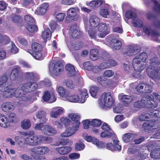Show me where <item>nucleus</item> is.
<instances>
[{
	"mask_svg": "<svg viewBox=\"0 0 160 160\" xmlns=\"http://www.w3.org/2000/svg\"><path fill=\"white\" fill-rule=\"evenodd\" d=\"M136 16L135 13L131 11H128L125 14V17L128 19L130 18L132 19L133 25L134 26H140L141 24V22H140L138 24L136 23V20L135 21L134 19V18Z\"/></svg>",
	"mask_w": 160,
	"mask_h": 160,
	"instance_id": "nucleus-31",
	"label": "nucleus"
},
{
	"mask_svg": "<svg viewBox=\"0 0 160 160\" xmlns=\"http://www.w3.org/2000/svg\"><path fill=\"white\" fill-rule=\"evenodd\" d=\"M54 90L52 89L50 92L46 91L42 97V98L44 102H48L50 99V102L52 103L55 102L56 100V98L53 94Z\"/></svg>",
	"mask_w": 160,
	"mask_h": 160,
	"instance_id": "nucleus-19",
	"label": "nucleus"
},
{
	"mask_svg": "<svg viewBox=\"0 0 160 160\" xmlns=\"http://www.w3.org/2000/svg\"><path fill=\"white\" fill-rule=\"evenodd\" d=\"M114 102L110 93H104L99 98L98 103L101 108H104L105 107H111Z\"/></svg>",
	"mask_w": 160,
	"mask_h": 160,
	"instance_id": "nucleus-8",
	"label": "nucleus"
},
{
	"mask_svg": "<svg viewBox=\"0 0 160 160\" xmlns=\"http://www.w3.org/2000/svg\"><path fill=\"white\" fill-rule=\"evenodd\" d=\"M31 125L30 121L29 119H24L21 123L22 128L24 129H28L29 128Z\"/></svg>",
	"mask_w": 160,
	"mask_h": 160,
	"instance_id": "nucleus-47",
	"label": "nucleus"
},
{
	"mask_svg": "<svg viewBox=\"0 0 160 160\" xmlns=\"http://www.w3.org/2000/svg\"><path fill=\"white\" fill-rule=\"evenodd\" d=\"M80 10L77 7L71 8L67 11L68 16L66 18V20L68 22H70L75 18L79 13Z\"/></svg>",
	"mask_w": 160,
	"mask_h": 160,
	"instance_id": "nucleus-16",
	"label": "nucleus"
},
{
	"mask_svg": "<svg viewBox=\"0 0 160 160\" xmlns=\"http://www.w3.org/2000/svg\"><path fill=\"white\" fill-rule=\"evenodd\" d=\"M151 82L150 85L145 83V87H144V91L146 93H150L153 91V88L152 86L154 84L153 82L150 81Z\"/></svg>",
	"mask_w": 160,
	"mask_h": 160,
	"instance_id": "nucleus-53",
	"label": "nucleus"
},
{
	"mask_svg": "<svg viewBox=\"0 0 160 160\" xmlns=\"http://www.w3.org/2000/svg\"><path fill=\"white\" fill-rule=\"evenodd\" d=\"M144 87H145V83L138 84V82H134L129 85V89L131 92H141L144 90Z\"/></svg>",
	"mask_w": 160,
	"mask_h": 160,
	"instance_id": "nucleus-17",
	"label": "nucleus"
},
{
	"mask_svg": "<svg viewBox=\"0 0 160 160\" xmlns=\"http://www.w3.org/2000/svg\"><path fill=\"white\" fill-rule=\"evenodd\" d=\"M62 69V64L60 61H52L49 64V71L51 75L53 77L59 75Z\"/></svg>",
	"mask_w": 160,
	"mask_h": 160,
	"instance_id": "nucleus-10",
	"label": "nucleus"
},
{
	"mask_svg": "<svg viewBox=\"0 0 160 160\" xmlns=\"http://www.w3.org/2000/svg\"><path fill=\"white\" fill-rule=\"evenodd\" d=\"M43 121L42 122L40 123H37L35 124L34 126V128L35 130H39L42 131L43 133L47 125H43Z\"/></svg>",
	"mask_w": 160,
	"mask_h": 160,
	"instance_id": "nucleus-48",
	"label": "nucleus"
},
{
	"mask_svg": "<svg viewBox=\"0 0 160 160\" xmlns=\"http://www.w3.org/2000/svg\"><path fill=\"white\" fill-rule=\"evenodd\" d=\"M140 51V48L136 45H132L129 47L127 51L126 54L128 56L135 55Z\"/></svg>",
	"mask_w": 160,
	"mask_h": 160,
	"instance_id": "nucleus-27",
	"label": "nucleus"
},
{
	"mask_svg": "<svg viewBox=\"0 0 160 160\" xmlns=\"http://www.w3.org/2000/svg\"><path fill=\"white\" fill-rule=\"evenodd\" d=\"M50 150L48 148L44 146H38L31 148L30 155L35 160H38L39 158V154H46Z\"/></svg>",
	"mask_w": 160,
	"mask_h": 160,
	"instance_id": "nucleus-9",
	"label": "nucleus"
},
{
	"mask_svg": "<svg viewBox=\"0 0 160 160\" xmlns=\"http://www.w3.org/2000/svg\"><path fill=\"white\" fill-rule=\"evenodd\" d=\"M60 121L61 123L65 125L66 128L70 125L72 123L71 120L66 117H62L60 119Z\"/></svg>",
	"mask_w": 160,
	"mask_h": 160,
	"instance_id": "nucleus-50",
	"label": "nucleus"
},
{
	"mask_svg": "<svg viewBox=\"0 0 160 160\" xmlns=\"http://www.w3.org/2000/svg\"><path fill=\"white\" fill-rule=\"evenodd\" d=\"M57 133L56 130L49 125H46L43 133L46 135L52 136Z\"/></svg>",
	"mask_w": 160,
	"mask_h": 160,
	"instance_id": "nucleus-33",
	"label": "nucleus"
},
{
	"mask_svg": "<svg viewBox=\"0 0 160 160\" xmlns=\"http://www.w3.org/2000/svg\"><path fill=\"white\" fill-rule=\"evenodd\" d=\"M10 41L9 38L7 36H3L0 33V44L2 45L6 44Z\"/></svg>",
	"mask_w": 160,
	"mask_h": 160,
	"instance_id": "nucleus-49",
	"label": "nucleus"
},
{
	"mask_svg": "<svg viewBox=\"0 0 160 160\" xmlns=\"http://www.w3.org/2000/svg\"><path fill=\"white\" fill-rule=\"evenodd\" d=\"M19 70V67L14 68L12 70L10 76V78L11 80L14 81L17 78Z\"/></svg>",
	"mask_w": 160,
	"mask_h": 160,
	"instance_id": "nucleus-43",
	"label": "nucleus"
},
{
	"mask_svg": "<svg viewBox=\"0 0 160 160\" xmlns=\"http://www.w3.org/2000/svg\"><path fill=\"white\" fill-rule=\"evenodd\" d=\"M65 111L62 108L56 107L52 108L50 112V116L52 118H58L60 115L62 114Z\"/></svg>",
	"mask_w": 160,
	"mask_h": 160,
	"instance_id": "nucleus-20",
	"label": "nucleus"
},
{
	"mask_svg": "<svg viewBox=\"0 0 160 160\" xmlns=\"http://www.w3.org/2000/svg\"><path fill=\"white\" fill-rule=\"evenodd\" d=\"M123 68L127 73H131L133 71V67H130L128 63H125L123 65Z\"/></svg>",
	"mask_w": 160,
	"mask_h": 160,
	"instance_id": "nucleus-59",
	"label": "nucleus"
},
{
	"mask_svg": "<svg viewBox=\"0 0 160 160\" xmlns=\"http://www.w3.org/2000/svg\"><path fill=\"white\" fill-rule=\"evenodd\" d=\"M10 123L7 117L5 115L0 113V126L7 128L10 126Z\"/></svg>",
	"mask_w": 160,
	"mask_h": 160,
	"instance_id": "nucleus-26",
	"label": "nucleus"
},
{
	"mask_svg": "<svg viewBox=\"0 0 160 160\" xmlns=\"http://www.w3.org/2000/svg\"><path fill=\"white\" fill-rule=\"evenodd\" d=\"M15 108V106L11 102H8L3 103L1 107V110L4 112H8L13 111Z\"/></svg>",
	"mask_w": 160,
	"mask_h": 160,
	"instance_id": "nucleus-24",
	"label": "nucleus"
},
{
	"mask_svg": "<svg viewBox=\"0 0 160 160\" xmlns=\"http://www.w3.org/2000/svg\"><path fill=\"white\" fill-rule=\"evenodd\" d=\"M42 50V45L37 42H34L32 45V49L28 51L33 57L36 59H42L41 52Z\"/></svg>",
	"mask_w": 160,
	"mask_h": 160,
	"instance_id": "nucleus-11",
	"label": "nucleus"
},
{
	"mask_svg": "<svg viewBox=\"0 0 160 160\" xmlns=\"http://www.w3.org/2000/svg\"><path fill=\"white\" fill-rule=\"evenodd\" d=\"M83 66L85 69L89 71H91L93 67L92 64L88 61L84 62Z\"/></svg>",
	"mask_w": 160,
	"mask_h": 160,
	"instance_id": "nucleus-62",
	"label": "nucleus"
},
{
	"mask_svg": "<svg viewBox=\"0 0 160 160\" xmlns=\"http://www.w3.org/2000/svg\"><path fill=\"white\" fill-rule=\"evenodd\" d=\"M23 75L25 79L29 81H34L38 77L37 74L35 72H27L24 73Z\"/></svg>",
	"mask_w": 160,
	"mask_h": 160,
	"instance_id": "nucleus-32",
	"label": "nucleus"
},
{
	"mask_svg": "<svg viewBox=\"0 0 160 160\" xmlns=\"http://www.w3.org/2000/svg\"><path fill=\"white\" fill-rule=\"evenodd\" d=\"M24 20L27 25L33 24L35 22L34 20L33 17L29 15H26L24 16Z\"/></svg>",
	"mask_w": 160,
	"mask_h": 160,
	"instance_id": "nucleus-56",
	"label": "nucleus"
},
{
	"mask_svg": "<svg viewBox=\"0 0 160 160\" xmlns=\"http://www.w3.org/2000/svg\"><path fill=\"white\" fill-rule=\"evenodd\" d=\"M116 134L111 129L104 131L100 134V137L102 138H115Z\"/></svg>",
	"mask_w": 160,
	"mask_h": 160,
	"instance_id": "nucleus-29",
	"label": "nucleus"
},
{
	"mask_svg": "<svg viewBox=\"0 0 160 160\" xmlns=\"http://www.w3.org/2000/svg\"><path fill=\"white\" fill-rule=\"evenodd\" d=\"M26 28L28 31L32 33L37 32L38 30V27L33 24L28 25Z\"/></svg>",
	"mask_w": 160,
	"mask_h": 160,
	"instance_id": "nucleus-52",
	"label": "nucleus"
},
{
	"mask_svg": "<svg viewBox=\"0 0 160 160\" xmlns=\"http://www.w3.org/2000/svg\"><path fill=\"white\" fill-rule=\"evenodd\" d=\"M153 2L155 5L154 10L160 15V4L156 1H154Z\"/></svg>",
	"mask_w": 160,
	"mask_h": 160,
	"instance_id": "nucleus-64",
	"label": "nucleus"
},
{
	"mask_svg": "<svg viewBox=\"0 0 160 160\" xmlns=\"http://www.w3.org/2000/svg\"><path fill=\"white\" fill-rule=\"evenodd\" d=\"M46 116V113L43 111H40L37 112L36 114V116L38 118L42 119L43 123H45L47 121Z\"/></svg>",
	"mask_w": 160,
	"mask_h": 160,
	"instance_id": "nucleus-44",
	"label": "nucleus"
},
{
	"mask_svg": "<svg viewBox=\"0 0 160 160\" xmlns=\"http://www.w3.org/2000/svg\"><path fill=\"white\" fill-rule=\"evenodd\" d=\"M49 5L48 3H44L41 4L37 8L36 13L37 14H44L49 9Z\"/></svg>",
	"mask_w": 160,
	"mask_h": 160,
	"instance_id": "nucleus-23",
	"label": "nucleus"
},
{
	"mask_svg": "<svg viewBox=\"0 0 160 160\" xmlns=\"http://www.w3.org/2000/svg\"><path fill=\"white\" fill-rule=\"evenodd\" d=\"M136 136H137V135L136 134L130 133H128L124 134L122 136V138L123 141L125 142H127L130 141L132 142V140H133Z\"/></svg>",
	"mask_w": 160,
	"mask_h": 160,
	"instance_id": "nucleus-36",
	"label": "nucleus"
},
{
	"mask_svg": "<svg viewBox=\"0 0 160 160\" xmlns=\"http://www.w3.org/2000/svg\"><path fill=\"white\" fill-rule=\"evenodd\" d=\"M101 124V121L99 119H95L91 122L90 125L93 127H99Z\"/></svg>",
	"mask_w": 160,
	"mask_h": 160,
	"instance_id": "nucleus-61",
	"label": "nucleus"
},
{
	"mask_svg": "<svg viewBox=\"0 0 160 160\" xmlns=\"http://www.w3.org/2000/svg\"><path fill=\"white\" fill-rule=\"evenodd\" d=\"M61 3L66 5H71L75 3L74 0H59Z\"/></svg>",
	"mask_w": 160,
	"mask_h": 160,
	"instance_id": "nucleus-63",
	"label": "nucleus"
},
{
	"mask_svg": "<svg viewBox=\"0 0 160 160\" xmlns=\"http://www.w3.org/2000/svg\"><path fill=\"white\" fill-rule=\"evenodd\" d=\"M71 147L67 146L57 147L56 148V150L58 153L61 155H65L68 154L71 150Z\"/></svg>",
	"mask_w": 160,
	"mask_h": 160,
	"instance_id": "nucleus-34",
	"label": "nucleus"
},
{
	"mask_svg": "<svg viewBox=\"0 0 160 160\" xmlns=\"http://www.w3.org/2000/svg\"><path fill=\"white\" fill-rule=\"evenodd\" d=\"M7 77L3 75L0 77V91L3 92V95L5 98H9L12 97H18L16 88H13L11 85L5 84L8 81Z\"/></svg>",
	"mask_w": 160,
	"mask_h": 160,
	"instance_id": "nucleus-3",
	"label": "nucleus"
},
{
	"mask_svg": "<svg viewBox=\"0 0 160 160\" xmlns=\"http://www.w3.org/2000/svg\"><path fill=\"white\" fill-rule=\"evenodd\" d=\"M70 35H71L72 37L73 38H78L81 34V32L79 30L72 27L69 32Z\"/></svg>",
	"mask_w": 160,
	"mask_h": 160,
	"instance_id": "nucleus-39",
	"label": "nucleus"
},
{
	"mask_svg": "<svg viewBox=\"0 0 160 160\" xmlns=\"http://www.w3.org/2000/svg\"><path fill=\"white\" fill-rule=\"evenodd\" d=\"M84 138L87 142H92L93 143L96 140V138L93 137L88 135L86 133L84 134L83 135Z\"/></svg>",
	"mask_w": 160,
	"mask_h": 160,
	"instance_id": "nucleus-54",
	"label": "nucleus"
},
{
	"mask_svg": "<svg viewBox=\"0 0 160 160\" xmlns=\"http://www.w3.org/2000/svg\"><path fill=\"white\" fill-rule=\"evenodd\" d=\"M132 100V97L130 96L123 95L122 96L121 100L126 103H130Z\"/></svg>",
	"mask_w": 160,
	"mask_h": 160,
	"instance_id": "nucleus-51",
	"label": "nucleus"
},
{
	"mask_svg": "<svg viewBox=\"0 0 160 160\" xmlns=\"http://www.w3.org/2000/svg\"><path fill=\"white\" fill-rule=\"evenodd\" d=\"M66 87L71 89H73L75 88V84L74 82L71 80L68 79L66 82Z\"/></svg>",
	"mask_w": 160,
	"mask_h": 160,
	"instance_id": "nucleus-60",
	"label": "nucleus"
},
{
	"mask_svg": "<svg viewBox=\"0 0 160 160\" xmlns=\"http://www.w3.org/2000/svg\"><path fill=\"white\" fill-rule=\"evenodd\" d=\"M148 150L151 151L150 156L151 158L155 159H160V149L156 148L155 144L148 145Z\"/></svg>",
	"mask_w": 160,
	"mask_h": 160,
	"instance_id": "nucleus-15",
	"label": "nucleus"
},
{
	"mask_svg": "<svg viewBox=\"0 0 160 160\" xmlns=\"http://www.w3.org/2000/svg\"><path fill=\"white\" fill-rule=\"evenodd\" d=\"M7 118L11 123V122H13L15 121L17 117L15 113L13 112H11L8 114Z\"/></svg>",
	"mask_w": 160,
	"mask_h": 160,
	"instance_id": "nucleus-58",
	"label": "nucleus"
},
{
	"mask_svg": "<svg viewBox=\"0 0 160 160\" xmlns=\"http://www.w3.org/2000/svg\"><path fill=\"white\" fill-rule=\"evenodd\" d=\"M157 106V103L152 100V97L148 96L142 97L140 100L135 102L133 104L134 107L138 109L146 107L153 108Z\"/></svg>",
	"mask_w": 160,
	"mask_h": 160,
	"instance_id": "nucleus-6",
	"label": "nucleus"
},
{
	"mask_svg": "<svg viewBox=\"0 0 160 160\" xmlns=\"http://www.w3.org/2000/svg\"><path fill=\"white\" fill-rule=\"evenodd\" d=\"M99 89V88L95 86L91 87L90 89V92L91 95L92 97H95L98 92V91Z\"/></svg>",
	"mask_w": 160,
	"mask_h": 160,
	"instance_id": "nucleus-55",
	"label": "nucleus"
},
{
	"mask_svg": "<svg viewBox=\"0 0 160 160\" xmlns=\"http://www.w3.org/2000/svg\"><path fill=\"white\" fill-rule=\"evenodd\" d=\"M68 117L71 119L72 121H74L75 122L73 124H76L78 123V126L80 124L79 121L80 118V115L78 113H69L68 115Z\"/></svg>",
	"mask_w": 160,
	"mask_h": 160,
	"instance_id": "nucleus-37",
	"label": "nucleus"
},
{
	"mask_svg": "<svg viewBox=\"0 0 160 160\" xmlns=\"http://www.w3.org/2000/svg\"><path fill=\"white\" fill-rule=\"evenodd\" d=\"M158 126L156 121H152L147 122L143 124V127L145 132H151L153 129L157 128Z\"/></svg>",
	"mask_w": 160,
	"mask_h": 160,
	"instance_id": "nucleus-18",
	"label": "nucleus"
},
{
	"mask_svg": "<svg viewBox=\"0 0 160 160\" xmlns=\"http://www.w3.org/2000/svg\"><path fill=\"white\" fill-rule=\"evenodd\" d=\"M37 87L38 85L35 82H30L25 83L21 87L16 88V93L18 94V96L14 97L19 98L20 101L23 102L29 101L31 97L26 95V93L35 90Z\"/></svg>",
	"mask_w": 160,
	"mask_h": 160,
	"instance_id": "nucleus-2",
	"label": "nucleus"
},
{
	"mask_svg": "<svg viewBox=\"0 0 160 160\" xmlns=\"http://www.w3.org/2000/svg\"><path fill=\"white\" fill-rule=\"evenodd\" d=\"M140 150V148L138 146H134L131 147H129L128 150V153L130 154H136L138 155V157H140V159L141 160L144 159L146 157L148 156V155L145 154V157L144 158L142 157V156L139 154V151Z\"/></svg>",
	"mask_w": 160,
	"mask_h": 160,
	"instance_id": "nucleus-25",
	"label": "nucleus"
},
{
	"mask_svg": "<svg viewBox=\"0 0 160 160\" xmlns=\"http://www.w3.org/2000/svg\"><path fill=\"white\" fill-rule=\"evenodd\" d=\"M99 13L102 17L107 18L108 15H109V10L107 8H101L99 11Z\"/></svg>",
	"mask_w": 160,
	"mask_h": 160,
	"instance_id": "nucleus-57",
	"label": "nucleus"
},
{
	"mask_svg": "<svg viewBox=\"0 0 160 160\" xmlns=\"http://www.w3.org/2000/svg\"><path fill=\"white\" fill-rule=\"evenodd\" d=\"M42 37L44 42L49 39L51 36V32L49 28H47L42 31Z\"/></svg>",
	"mask_w": 160,
	"mask_h": 160,
	"instance_id": "nucleus-35",
	"label": "nucleus"
},
{
	"mask_svg": "<svg viewBox=\"0 0 160 160\" xmlns=\"http://www.w3.org/2000/svg\"><path fill=\"white\" fill-rule=\"evenodd\" d=\"M135 20H136V23L138 24L140 22H141V24L140 26H134L135 27H141L142 26L143 32H145L147 35L151 36L152 37V39L153 40L157 42H160V38L159 36V33L156 31H152L150 27L148 25H142V22L136 16L134 18Z\"/></svg>",
	"mask_w": 160,
	"mask_h": 160,
	"instance_id": "nucleus-7",
	"label": "nucleus"
},
{
	"mask_svg": "<svg viewBox=\"0 0 160 160\" xmlns=\"http://www.w3.org/2000/svg\"><path fill=\"white\" fill-rule=\"evenodd\" d=\"M148 76L153 80L160 79V67H148L147 69Z\"/></svg>",
	"mask_w": 160,
	"mask_h": 160,
	"instance_id": "nucleus-13",
	"label": "nucleus"
},
{
	"mask_svg": "<svg viewBox=\"0 0 160 160\" xmlns=\"http://www.w3.org/2000/svg\"><path fill=\"white\" fill-rule=\"evenodd\" d=\"M56 90L62 99L66 100V98L69 95L70 91L62 86L57 87Z\"/></svg>",
	"mask_w": 160,
	"mask_h": 160,
	"instance_id": "nucleus-22",
	"label": "nucleus"
},
{
	"mask_svg": "<svg viewBox=\"0 0 160 160\" xmlns=\"http://www.w3.org/2000/svg\"><path fill=\"white\" fill-rule=\"evenodd\" d=\"M89 24L85 23V27L86 31L88 32L89 36L92 38L96 37L97 34L94 33V29L99 25L100 22L99 18L97 16L92 15L89 17Z\"/></svg>",
	"mask_w": 160,
	"mask_h": 160,
	"instance_id": "nucleus-5",
	"label": "nucleus"
},
{
	"mask_svg": "<svg viewBox=\"0 0 160 160\" xmlns=\"http://www.w3.org/2000/svg\"><path fill=\"white\" fill-rule=\"evenodd\" d=\"M113 142L114 145L112 143L108 142L106 145L105 147L106 148L112 151L118 150L120 151L121 150V147L119 144V141L117 140H114Z\"/></svg>",
	"mask_w": 160,
	"mask_h": 160,
	"instance_id": "nucleus-21",
	"label": "nucleus"
},
{
	"mask_svg": "<svg viewBox=\"0 0 160 160\" xmlns=\"http://www.w3.org/2000/svg\"><path fill=\"white\" fill-rule=\"evenodd\" d=\"M149 112V111H148L147 113L144 112L141 114L138 118L139 120L140 121H146L148 119L151 117L152 115Z\"/></svg>",
	"mask_w": 160,
	"mask_h": 160,
	"instance_id": "nucleus-46",
	"label": "nucleus"
},
{
	"mask_svg": "<svg viewBox=\"0 0 160 160\" xmlns=\"http://www.w3.org/2000/svg\"><path fill=\"white\" fill-rule=\"evenodd\" d=\"M96 79L98 83L104 87L108 86L110 82V81L107 80L104 76H99Z\"/></svg>",
	"mask_w": 160,
	"mask_h": 160,
	"instance_id": "nucleus-38",
	"label": "nucleus"
},
{
	"mask_svg": "<svg viewBox=\"0 0 160 160\" xmlns=\"http://www.w3.org/2000/svg\"><path fill=\"white\" fill-rule=\"evenodd\" d=\"M90 58L92 60L95 61L98 59L101 58L99 56L98 51L97 49H92L90 52Z\"/></svg>",
	"mask_w": 160,
	"mask_h": 160,
	"instance_id": "nucleus-41",
	"label": "nucleus"
},
{
	"mask_svg": "<svg viewBox=\"0 0 160 160\" xmlns=\"http://www.w3.org/2000/svg\"><path fill=\"white\" fill-rule=\"evenodd\" d=\"M33 131H30L29 132L25 133L24 135L27 136L24 139L22 135L15 137L14 139L19 147L24 148V145L27 144L32 146H36L42 143H51L52 139L49 137H46L41 135H34Z\"/></svg>",
	"mask_w": 160,
	"mask_h": 160,
	"instance_id": "nucleus-1",
	"label": "nucleus"
},
{
	"mask_svg": "<svg viewBox=\"0 0 160 160\" xmlns=\"http://www.w3.org/2000/svg\"><path fill=\"white\" fill-rule=\"evenodd\" d=\"M66 69L68 72L70 76H73L75 73V70L74 66L72 64H68L66 66Z\"/></svg>",
	"mask_w": 160,
	"mask_h": 160,
	"instance_id": "nucleus-45",
	"label": "nucleus"
},
{
	"mask_svg": "<svg viewBox=\"0 0 160 160\" xmlns=\"http://www.w3.org/2000/svg\"><path fill=\"white\" fill-rule=\"evenodd\" d=\"M149 67H155L157 65H160V60L156 56L152 57L149 60Z\"/></svg>",
	"mask_w": 160,
	"mask_h": 160,
	"instance_id": "nucleus-42",
	"label": "nucleus"
},
{
	"mask_svg": "<svg viewBox=\"0 0 160 160\" xmlns=\"http://www.w3.org/2000/svg\"><path fill=\"white\" fill-rule=\"evenodd\" d=\"M66 100L72 102H77L79 101L80 98L77 94H72L70 92L66 98Z\"/></svg>",
	"mask_w": 160,
	"mask_h": 160,
	"instance_id": "nucleus-40",
	"label": "nucleus"
},
{
	"mask_svg": "<svg viewBox=\"0 0 160 160\" xmlns=\"http://www.w3.org/2000/svg\"><path fill=\"white\" fill-rule=\"evenodd\" d=\"M110 47L115 50H119L122 46L121 41L117 39H113L110 42Z\"/></svg>",
	"mask_w": 160,
	"mask_h": 160,
	"instance_id": "nucleus-30",
	"label": "nucleus"
},
{
	"mask_svg": "<svg viewBox=\"0 0 160 160\" xmlns=\"http://www.w3.org/2000/svg\"><path fill=\"white\" fill-rule=\"evenodd\" d=\"M105 3L104 0H93L89 2H87L86 4L92 8H95L99 7Z\"/></svg>",
	"mask_w": 160,
	"mask_h": 160,
	"instance_id": "nucleus-28",
	"label": "nucleus"
},
{
	"mask_svg": "<svg viewBox=\"0 0 160 160\" xmlns=\"http://www.w3.org/2000/svg\"><path fill=\"white\" fill-rule=\"evenodd\" d=\"M148 58V54L145 52H142L136 56L132 62L134 70L138 72L143 70L146 67Z\"/></svg>",
	"mask_w": 160,
	"mask_h": 160,
	"instance_id": "nucleus-4",
	"label": "nucleus"
},
{
	"mask_svg": "<svg viewBox=\"0 0 160 160\" xmlns=\"http://www.w3.org/2000/svg\"><path fill=\"white\" fill-rule=\"evenodd\" d=\"M98 29V31L96 30H94V33L97 34L96 37L94 38H96L97 37L100 38H103L108 33V32L107 30V25L105 23H100ZM94 33H93L92 34Z\"/></svg>",
	"mask_w": 160,
	"mask_h": 160,
	"instance_id": "nucleus-14",
	"label": "nucleus"
},
{
	"mask_svg": "<svg viewBox=\"0 0 160 160\" xmlns=\"http://www.w3.org/2000/svg\"><path fill=\"white\" fill-rule=\"evenodd\" d=\"M79 126L78 123L76 124H72L71 126L66 127L65 132L60 135L61 137H68L71 136L76 133L78 131Z\"/></svg>",
	"mask_w": 160,
	"mask_h": 160,
	"instance_id": "nucleus-12",
	"label": "nucleus"
}]
</instances>
